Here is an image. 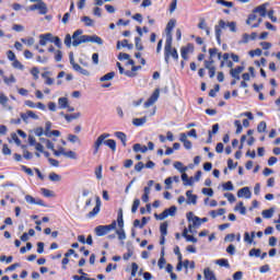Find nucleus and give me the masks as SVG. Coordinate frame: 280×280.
I'll return each instance as SVG.
<instances>
[{
    "label": "nucleus",
    "mask_w": 280,
    "mask_h": 280,
    "mask_svg": "<svg viewBox=\"0 0 280 280\" xmlns=\"http://www.w3.org/2000/svg\"><path fill=\"white\" fill-rule=\"evenodd\" d=\"M176 209H177L176 206H172L168 209H165L160 214L155 213L154 218L156 220H165V218H167L168 215L174 217V215H176Z\"/></svg>",
    "instance_id": "5"
},
{
    "label": "nucleus",
    "mask_w": 280,
    "mask_h": 280,
    "mask_svg": "<svg viewBox=\"0 0 280 280\" xmlns=\"http://www.w3.org/2000/svg\"><path fill=\"white\" fill-rule=\"evenodd\" d=\"M2 154H4V156H10V154H12V150L8 144L2 145Z\"/></svg>",
    "instance_id": "55"
},
{
    "label": "nucleus",
    "mask_w": 280,
    "mask_h": 280,
    "mask_svg": "<svg viewBox=\"0 0 280 280\" xmlns=\"http://www.w3.org/2000/svg\"><path fill=\"white\" fill-rule=\"evenodd\" d=\"M83 40H88V43H96V45H104V39L97 35H86Z\"/></svg>",
    "instance_id": "16"
},
{
    "label": "nucleus",
    "mask_w": 280,
    "mask_h": 280,
    "mask_svg": "<svg viewBox=\"0 0 280 280\" xmlns=\"http://www.w3.org/2000/svg\"><path fill=\"white\" fill-rule=\"evenodd\" d=\"M12 67L13 69H20V71H23V69H25V67L23 66V63H21V61H19V59L12 61Z\"/></svg>",
    "instance_id": "45"
},
{
    "label": "nucleus",
    "mask_w": 280,
    "mask_h": 280,
    "mask_svg": "<svg viewBox=\"0 0 280 280\" xmlns=\"http://www.w3.org/2000/svg\"><path fill=\"white\" fill-rule=\"evenodd\" d=\"M186 197L188 205H196L198 202V196L194 195V190H187Z\"/></svg>",
    "instance_id": "17"
},
{
    "label": "nucleus",
    "mask_w": 280,
    "mask_h": 280,
    "mask_svg": "<svg viewBox=\"0 0 280 280\" xmlns=\"http://www.w3.org/2000/svg\"><path fill=\"white\" fill-rule=\"evenodd\" d=\"M174 167L175 170H178V172H180L182 174L187 172V167H184L182 162H175Z\"/></svg>",
    "instance_id": "46"
},
{
    "label": "nucleus",
    "mask_w": 280,
    "mask_h": 280,
    "mask_svg": "<svg viewBox=\"0 0 280 280\" xmlns=\"http://www.w3.org/2000/svg\"><path fill=\"white\" fill-rule=\"evenodd\" d=\"M115 137L117 139H119V141H121L124 148H126V145H128V143H127L128 142V136H126L124 133V131H116Z\"/></svg>",
    "instance_id": "20"
},
{
    "label": "nucleus",
    "mask_w": 280,
    "mask_h": 280,
    "mask_svg": "<svg viewBox=\"0 0 280 280\" xmlns=\"http://www.w3.org/2000/svg\"><path fill=\"white\" fill-rule=\"evenodd\" d=\"M234 126L236 128L235 135H242V130H244V126L241 120H234Z\"/></svg>",
    "instance_id": "38"
},
{
    "label": "nucleus",
    "mask_w": 280,
    "mask_h": 280,
    "mask_svg": "<svg viewBox=\"0 0 280 280\" xmlns=\"http://www.w3.org/2000/svg\"><path fill=\"white\" fill-rule=\"evenodd\" d=\"M164 255H165V247H162V256H161V258L158 261V266H159L160 269H163L165 264H167V261L165 260Z\"/></svg>",
    "instance_id": "31"
},
{
    "label": "nucleus",
    "mask_w": 280,
    "mask_h": 280,
    "mask_svg": "<svg viewBox=\"0 0 280 280\" xmlns=\"http://www.w3.org/2000/svg\"><path fill=\"white\" fill-rule=\"evenodd\" d=\"M208 26H207V21L205 20V18H201L199 20V23H198V28L199 30H206Z\"/></svg>",
    "instance_id": "61"
},
{
    "label": "nucleus",
    "mask_w": 280,
    "mask_h": 280,
    "mask_svg": "<svg viewBox=\"0 0 280 280\" xmlns=\"http://www.w3.org/2000/svg\"><path fill=\"white\" fill-rule=\"evenodd\" d=\"M82 23H84L85 27H93V19L90 16H83L81 18Z\"/></svg>",
    "instance_id": "37"
},
{
    "label": "nucleus",
    "mask_w": 280,
    "mask_h": 280,
    "mask_svg": "<svg viewBox=\"0 0 280 280\" xmlns=\"http://www.w3.org/2000/svg\"><path fill=\"white\" fill-rule=\"evenodd\" d=\"M224 27H226V22H224V20H220L219 25L214 26L215 38L219 45L222 43V30H224Z\"/></svg>",
    "instance_id": "7"
},
{
    "label": "nucleus",
    "mask_w": 280,
    "mask_h": 280,
    "mask_svg": "<svg viewBox=\"0 0 280 280\" xmlns=\"http://www.w3.org/2000/svg\"><path fill=\"white\" fill-rule=\"evenodd\" d=\"M58 104L60 108H68L69 107V98L67 97H59Z\"/></svg>",
    "instance_id": "32"
},
{
    "label": "nucleus",
    "mask_w": 280,
    "mask_h": 280,
    "mask_svg": "<svg viewBox=\"0 0 280 280\" xmlns=\"http://www.w3.org/2000/svg\"><path fill=\"white\" fill-rule=\"evenodd\" d=\"M224 191H233V182H226L223 184Z\"/></svg>",
    "instance_id": "60"
},
{
    "label": "nucleus",
    "mask_w": 280,
    "mask_h": 280,
    "mask_svg": "<svg viewBox=\"0 0 280 280\" xmlns=\"http://www.w3.org/2000/svg\"><path fill=\"white\" fill-rule=\"evenodd\" d=\"M140 69H141V66H132L131 71L127 70L125 72V75H127V78H136L137 71H139Z\"/></svg>",
    "instance_id": "23"
},
{
    "label": "nucleus",
    "mask_w": 280,
    "mask_h": 280,
    "mask_svg": "<svg viewBox=\"0 0 280 280\" xmlns=\"http://www.w3.org/2000/svg\"><path fill=\"white\" fill-rule=\"evenodd\" d=\"M21 43H24V45L32 47V45H34V43H35V39H34V37L21 38Z\"/></svg>",
    "instance_id": "48"
},
{
    "label": "nucleus",
    "mask_w": 280,
    "mask_h": 280,
    "mask_svg": "<svg viewBox=\"0 0 280 280\" xmlns=\"http://www.w3.org/2000/svg\"><path fill=\"white\" fill-rule=\"evenodd\" d=\"M3 80L5 84H14V82H16V78H14V74H11L9 78L3 77Z\"/></svg>",
    "instance_id": "54"
},
{
    "label": "nucleus",
    "mask_w": 280,
    "mask_h": 280,
    "mask_svg": "<svg viewBox=\"0 0 280 280\" xmlns=\"http://www.w3.org/2000/svg\"><path fill=\"white\" fill-rule=\"evenodd\" d=\"M100 209H102V200L100 199V197H96V205L93 208L92 211H90L86 214V218L91 219V218H95V215H97V213H100Z\"/></svg>",
    "instance_id": "11"
},
{
    "label": "nucleus",
    "mask_w": 280,
    "mask_h": 280,
    "mask_svg": "<svg viewBox=\"0 0 280 280\" xmlns=\"http://www.w3.org/2000/svg\"><path fill=\"white\" fill-rule=\"evenodd\" d=\"M78 117H80V113H78V114H71V115H66V116H65V119H66L67 121H73V119H78Z\"/></svg>",
    "instance_id": "62"
},
{
    "label": "nucleus",
    "mask_w": 280,
    "mask_h": 280,
    "mask_svg": "<svg viewBox=\"0 0 280 280\" xmlns=\"http://www.w3.org/2000/svg\"><path fill=\"white\" fill-rule=\"evenodd\" d=\"M244 71V66H237L236 68H232L230 70V75H232L235 80H240V73Z\"/></svg>",
    "instance_id": "18"
},
{
    "label": "nucleus",
    "mask_w": 280,
    "mask_h": 280,
    "mask_svg": "<svg viewBox=\"0 0 280 280\" xmlns=\"http://www.w3.org/2000/svg\"><path fill=\"white\" fill-rule=\"evenodd\" d=\"M136 49L143 51V44H141V37H135Z\"/></svg>",
    "instance_id": "49"
},
{
    "label": "nucleus",
    "mask_w": 280,
    "mask_h": 280,
    "mask_svg": "<svg viewBox=\"0 0 280 280\" xmlns=\"http://www.w3.org/2000/svg\"><path fill=\"white\" fill-rule=\"evenodd\" d=\"M222 58L225 61L226 67H229V69H233V61L229 60L231 58V54L225 52Z\"/></svg>",
    "instance_id": "33"
},
{
    "label": "nucleus",
    "mask_w": 280,
    "mask_h": 280,
    "mask_svg": "<svg viewBox=\"0 0 280 280\" xmlns=\"http://www.w3.org/2000/svg\"><path fill=\"white\" fill-rule=\"evenodd\" d=\"M266 128H268V126L266 125V121H260L257 126V132H266Z\"/></svg>",
    "instance_id": "50"
},
{
    "label": "nucleus",
    "mask_w": 280,
    "mask_h": 280,
    "mask_svg": "<svg viewBox=\"0 0 280 280\" xmlns=\"http://www.w3.org/2000/svg\"><path fill=\"white\" fill-rule=\"evenodd\" d=\"M8 102H9L8 96H5V94H3V92H0V104L2 106H5V104H8Z\"/></svg>",
    "instance_id": "59"
},
{
    "label": "nucleus",
    "mask_w": 280,
    "mask_h": 280,
    "mask_svg": "<svg viewBox=\"0 0 280 280\" xmlns=\"http://www.w3.org/2000/svg\"><path fill=\"white\" fill-rule=\"evenodd\" d=\"M82 30H77L72 35V45L73 47H78L79 45H82V43H88V40H84L86 35H81Z\"/></svg>",
    "instance_id": "4"
},
{
    "label": "nucleus",
    "mask_w": 280,
    "mask_h": 280,
    "mask_svg": "<svg viewBox=\"0 0 280 280\" xmlns=\"http://www.w3.org/2000/svg\"><path fill=\"white\" fill-rule=\"evenodd\" d=\"M21 170L22 172H24L25 174H27V176H34V171H32V168L25 166V165H22L21 166Z\"/></svg>",
    "instance_id": "57"
},
{
    "label": "nucleus",
    "mask_w": 280,
    "mask_h": 280,
    "mask_svg": "<svg viewBox=\"0 0 280 280\" xmlns=\"http://www.w3.org/2000/svg\"><path fill=\"white\" fill-rule=\"evenodd\" d=\"M139 270V265L137 262L131 264V277H137V272Z\"/></svg>",
    "instance_id": "58"
},
{
    "label": "nucleus",
    "mask_w": 280,
    "mask_h": 280,
    "mask_svg": "<svg viewBox=\"0 0 280 280\" xmlns=\"http://www.w3.org/2000/svg\"><path fill=\"white\" fill-rule=\"evenodd\" d=\"M261 54H262L261 48H257L255 50L249 51V56H252V58H255V56H261Z\"/></svg>",
    "instance_id": "64"
},
{
    "label": "nucleus",
    "mask_w": 280,
    "mask_h": 280,
    "mask_svg": "<svg viewBox=\"0 0 280 280\" xmlns=\"http://www.w3.org/2000/svg\"><path fill=\"white\" fill-rule=\"evenodd\" d=\"M234 211H240L241 215H246V207H244V202L240 201L235 206Z\"/></svg>",
    "instance_id": "28"
},
{
    "label": "nucleus",
    "mask_w": 280,
    "mask_h": 280,
    "mask_svg": "<svg viewBox=\"0 0 280 280\" xmlns=\"http://www.w3.org/2000/svg\"><path fill=\"white\" fill-rule=\"evenodd\" d=\"M48 178L52 183H60V180H62V177L54 172L48 175Z\"/></svg>",
    "instance_id": "35"
},
{
    "label": "nucleus",
    "mask_w": 280,
    "mask_h": 280,
    "mask_svg": "<svg viewBox=\"0 0 280 280\" xmlns=\"http://www.w3.org/2000/svg\"><path fill=\"white\" fill-rule=\"evenodd\" d=\"M267 8H268V3H262L258 7H256L253 12L254 14H259V16H266L267 14Z\"/></svg>",
    "instance_id": "14"
},
{
    "label": "nucleus",
    "mask_w": 280,
    "mask_h": 280,
    "mask_svg": "<svg viewBox=\"0 0 280 280\" xmlns=\"http://www.w3.org/2000/svg\"><path fill=\"white\" fill-rule=\"evenodd\" d=\"M102 170H103L102 165H98V167L95 168L94 174H95L97 180H102Z\"/></svg>",
    "instance_id": "56"
},
{
    "label": "nucleus",
    "mask_w": 280,
    "mask_h": 280,
    "mask_svg": "<svg viewBox=\"0 0 280 280\" xmlns=\"http://www.w3.org/2000/svg\"><path fill=\"white\" fill-rule=\"evenodd\" d=\"M224 198H226L229 200V202H235V195H233L232 192H225L224 194Z\"/></svg>",
    "instance_id": "63"
},
{
    "label": "nucleus",
    "mask_w": 280,
    "mask_h": 280,
    "mask_svg": "<svg viewBox=\"0 0 280 280\" xmlns=\"http://www.w3.org/2000/svg\"><path fill=\"white\" fill-rule=\"evenodd\" d=\"M110 137V133H102L96 141L93 144V154H97L100 152V148H102V144L107 145L108 149L112 150V152H117V142L113 139H108ZM108 139V140H106Z\"/></svg>",
    "instance_id": "1"
},
{
    "label": "nucleus",
    "mask_w": 280,
    "mask_h": 280,
    "mask_svg": "<svg viewBox=\"0 0 280 280\" xmlns=\"http://www.w3.org/2000/svg\"><path fill=\"white\" fill-rule=\"evenodd\" d=\"M170 58H173V60H178V50L172 47V39H166L164 46V60L166 65H170Z\"/></svg>",
    "instance_id": "2"
},
{
    "label": "nucleus",
    "mask_w": 280,
    "mask_h": 280,
    "mask_svg": "<svg viewBox=\"0 0 280 280\" xmlns=\"http://www.w3.org/2000/svg\"><path fill=\"white\" fill-rule=\"evenodd\" d=\"M139 205H141V200L135 199L131 207V213H137V210L139 209Z\"/></svg>",
    "instance_id": "47"
},
{
    "label": "nucleus",
    "mask_w": 280,
    "mask_h": 280,
    "mask_svg": "<svg viewBox=\"0 0 280 280\" xmlns=\"http://www.w3.org/2000/svg\"><path fill=\"white\" fill-rule=\"evenodd\" d=\"M209 55H210L209 60H213L214 56H218V59L222 60V56H224L222 55V52H218V48H210Z\"/></svg>",
    "instance_id": "25"
},
{
    "label": "nucleus",
    "mask_w": 280,
    "mask_h": 280,
    "mask_svg": "<svg viewBox=\"0 0 280 280\" xmlns=\"http://www.w3.org/2000/svg\"><path fill=\"white\" fill-rule=\"evenodd\" d=\"M203 277H205L206 280L217 279L215 273L209 267L203 269Z\"/></svg>",
    "instance_id": "22"
},
{
    "label": "nucleus",
    "mask_w": 280,
    "mask_h": 280,
    "mask_svg": "<svg viewBox=\"0 0 280 280\" xmlns=\"http://www.w3.org/2000/svg\"><path fill=\"white\" fill-rule=\"evenodd\" d=\"M220 92V84H215L214 89L210 90L209 92V96L210 97H215L217 93Z\"/></svg>",
    "instance_id": "53"
},
{
    "label": "nucleus",
    "mask_w": 280,
    "mask_h": 280,
    "mask_svg": "<svg viewBox=\"0 0 280 280\" xmlns=\"http://www.w3.org/2000/svg\"><path fill=\"white\" fill-rule=\"evenodd\" d=\"M261 249L253 248L249 250V257H260Z\"/></svg>",
    "instance_id": "52"
},
{
    "label": "nucleus",
    "mask_w": 280,
    "mask_h": 280,
    "mask_svg": "<svg viewBox=\"0 0 280 280\" xmlns=\"http://www.w3.org/2000/svg\"><path fill=\"white\" fill-rule=\"evenodd\" d=\"M194 44L188 43L186 46L180 48V56L183 60H189V54H194Z\"/></svg>",
    "instance_id": "6"
},
{
    "label": "nucleus",
    "mask_w": 280,
    "mask_h": 280,
    "mask_svg": "<svg viewBox=\"0 0 280 280\" xmlns=\"http://www.w3.org/2000/svg\"><path fill=\"white\" fill-rule=\"evenodd\" d=\"M218 266H221V268H231V265L229 264V259L221 258L215 261Z\"/></svg>",
    "instance_id": "30"
},
{
    "label": "nucleus",
    "mask_w": 280,
    "mask_h": 280,
    "mask_svg": "<svg viewBox=\"0 0 280 280\" xmlns=\"http://www.w3.org/2000/svg\"><path fill=\"white\" fill-rule=\"evenodd\" d=\"M63 156H66V159H72L73 161H75V159H78V153H75L74 151H66V153H63Z\"/></svg>",
    "instance_id": "43"
},
{
    "label": "nucleus",
    "mask_w": 280,
    "mask_h": 280,
    "mask_svg": "<svg viewBox=\"0 0 280 280\" xmlns=\"http://www.w3.org/2000/svg\"><path fill=\"white\" fill-rule=\"evenodd\" d=\"M121 47H127V49H132L135 45L129 44L128 39H122L121 42H117L116 49H121Z\"/></svg>",
    "instance_id": "24"
},
{
    "label": "nucleus",
    "mask_w": 280,
    "mask_h": 280,
    "mask_svg": "<svg viewBox=\"0 0 280 280\" xmlns=\"http://www.w3.org/2000/svg\"><path fill=\"white\" fill-rule=\"evenodd\" d=\"M133 152H141L142 154H145V152H148V147L136 143L133 144Z\"/></svg>",
    "instance_id": "26"
},
{
    "label": "nucleus",
    "mask_w": 280,
    "mask_h": 280,
    "mask_svg": "<svg viewBox=\"0 0 280 280\" xmlns=\"http://www.w3.org/2000/svg\"><path fill=\"white\" fill-rule=\"evenodd\" d=\"M167 226H168V224H167L166 221L161 223V225H160V233H161V235L167 236Z\"/></svg>",
    "instance_id": "41"
},
{
    "label": "nucleus",
    "mask_w": 280,
    "mask_h": 280,
    "mask_svg": "<svg viewBox=\"0 0 280 280\" xmlns=\"http://www.w3.org/2000/svg\"><path fill=\"white\" fill-rule=\"evenodd\" d=\"M213 59L205 60V69H208L209 78H215V66Z\"/></svg>",
    "instance_id": "12"
},
{
    "label": "nucleus",
    "mask_w": 280,
    "mask_h": 280,
    "mask_svg": "<svg viewBox=\"0 0 280 280\" xmlns=\"http://www.w3.org/2000/svg\"><path fill=\"white\" fill-rule=\"evenodd\" d=\"M117 224L120 230H124V211L121 209H119V211H118Z\"/></svg>",
    "instance_id": "27"
},
{
    "label": "nucleus",
    "mask_w": 280,
    "mask_h": 280,
    "mask_svg": "<svg viewBox=\"0 0 280 280\" xmlns=\"http://www.w3.org/2000/svg\"><path fill=\"white\" fill-rule=\"evenodd\" d=\"M70 65L72 66V68H73L74 71H78V72L82 71L81 66L78 65V63L75 62V60H73V54L70 55Z\"/></svg>",
    "instance_id": "36"
},
{
    "label": "nucleus",
    "mask_w": 280,
    "mask_h": 280,
    "mask_svg": "<svg viewBox=\"0 0 280 280\" xmlns=\"http://www.w3.org/2000/svg\"><path fill=\"white\" fill-rule=\"evenodd\" d=\"M114 229H117V221H113L108 225H97L94 229V233L97 235V237H104V235H108V233L114 231Z\"/></svg>",
    "instance_id": "3"
},
{
    "label": "nucleus",
    "mask_w": 280,
    "mask_h": 280,
    "mask_svg": "<svg viewBox=\"0 0 280 280\" xmlns=\"http://www.w3.org/2000/svg\"><path fill=\"white\" fill-rule=\"evenodd\" d=\"M253 240H255V232H252L250 234L245 232L244 242H247V244H253Z\"/></svg>",
    "instance_id": "34"
},
{
    "label": "nucleus",
    "mask_w": 280,
    "mask_h": 280,
    "mask_svg": "<svg viewBox=\"0 0 280 280\" xmlns=\"http://www.w3.org/2000/svg\"><path fill=\"white\" fill-rule=\"evenodd\" d=\"M186 217L188 222H192V226H200V224H202V222H200V218L194 215V212H188Z\"/></svg>",
    "instance_id": "15"
},
{
    "label": "nucleus",
    "mask_w": 280,
    "mask_h": 280,
    "mask_svg": "<svg viewBox=\"0 0 280 280\" xmlns=\"http://www.w3.org/2000/svg\"><path fill=\"white\" fill-rule=\"evenodd\" d=\"M252 192H250V188L248 187H243L237 191V198H250Z\"/></svg>",
    "instance_id": "19"
},
{
    "label": "nucleus",
    "mask_w": 280,
    "mask_h": 280,
    "mask_svg": "<svg viewBox=\"0 0 280 280\" xmlns=\"http://www.w3.org/2000/svg\"><path fill=\"white\" fill-rule=\"evenodd\" d=\"M51 121H47L45 125L44 135L45 137L51 138Z\"/></svg>",
    "instance_id": "40"
},
{
    "label": "nucleus",
    "mask_w": 280,
    "mask_h": 280,
    "mask_svg": "<svg viewBox=\"0 0 280 280\" xmlns=\"http://www.w3.org/2000/svg\"><path fill=\"white\" fill-rule=\"evenodd\" d=\"M159 95H161V90L155 89L152 95L145 101L144 108H150L153 104L159 100Z\"/></svg>",
    "instance_id": "8"
},
{
    "label": "nucleus",
    "mask_w": 280,
    "mask_h": 280,
    "mask_svg": "<svg viewBox=\"0 0 280 280\" xmlns=\"http://www.w3.org/2000/svg\"><path fill=\"white\" fill-rule=\"evenodd\" d=\"M50 43H54L56 45V47H58L59 49L62 48V42L60 40V37L55 36V37H50Z\"/></svg>",
    "instance_id": "44"
},
{
    "label": "nucleus",
    "mask_w": 280,
    "mask_h": 280,
    "mask_svg": "<svg viewBox=\"0 0 280 280\" xmlns=\"http://www.w3.org/2000/svg\"><path fill=\"white\" fill-rule=\"evenodd\" d=\"M272 215H275V208H270L262 211V218H265L266 220H270Z\"/></svg>",
    "instance_id": "29"
},
{
    "label": "nucleus",
    "mask_w": 280,
    "mask_h": 280,
    "mask_svg": "<svg viewBox=\"0 0 280 280\" xmlns=\"http://www.w3.org/2000/svg\"><path fill=\"white\" fill-rule=\"evenodd\" d=\"M176 27V20L172 19L166 24V40H173L172 32Z\"/></svg>",
    "instance_id": "10"
},
{
    "label": "nucleus",
    "mask_w": 280,
    "mask_h": 280,
    "mask_svg": "<svg viewBox=\"0 0 280 280\" xmlns=\"http://www.w3.org/2000/svg\"><path fill=\"white\" fill-rule=\"evenodd\" d=\"M257 39V33L253 32L250 35L248 33H244L242 36V39L238 40V45H246L250 43V40H256Z\"/></svg>",
    "instance_id": "9"
},
{
    "label": "nucleus",
    "mask_w": 280,
    "mask_h": 280,
    "mask_svg": "<svg viewBox=\"0 0 280 280\" xmlns=\"http://www.w3.org/2000/svg\"><path fill=\"white\" fill-rule=\"evenodd\" d=\"M51 33L39 35V45L42 47H45V45H47V42L51 40Z\"/></svg>",
    "instance_id": "21"
},
{
    "label": "nucleus",
    "mask_w": 280,
    "mask_h": 280,
    "mask_svg": "<svg viewBox=\"0 0 280 280\" xmlns=\"http://www.w3.org/2000/svg\"><path fill=\"white\" fill-rule=\"evenodd\" d=\"M219 5H224L225 8H233V2L226 0H217Z\"/></svg>",
    "instance_id": "51"
},
{
    "label": "nucleus",
    "mask_w": 280,
    "mask_h": 280,
    "mask_svg": "<svg viewBox=\"0 0 280 280\" xmlns=\"http://www.w3.org/2000/svg\"><path fill=\"white\" fill-rule=\"evenodd\" d=\"M145 121H148V118H147V117L135 118V119L132 120V124H133V126L139 127V126H143V124H145Z\"/></svg>",
    "instance_id": "39"
},
{
    "label": "nucleus",
    "mask_w": 280,
    "mask_h": 280,
    "mask_svg": "<svg viewBox=\"0 0 280 280\" xmlns=\"http://www.w3.org/2000/svg\"><path fill=\"white\" fill-rule=\"evenodd\" d=\"M113 78H115V72H108L101 78V82H108V80H113Z\"/></svg>",
    "instance_id": "42"
},
{
    "label": "nucleus",
    "mask_w": 280,
    "mask_h": 280,
    "mask_svg": "<svg viewBox=\"0 0 280 280\" xmlns=\"http://www.w3.org/2000/svg\"><path fill=\"white\" fill-rule=\"evenodd\" d=\"M31 10H39V14H47L48 12L47 4L45 2H39L37 4L31 5Z\"/></svg>",
    "instance_id": "13"
}]
</instances>
